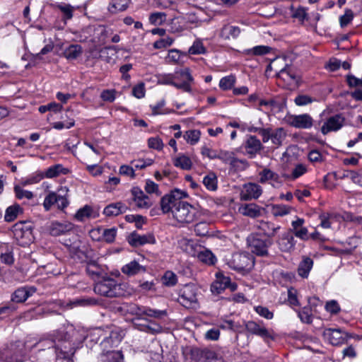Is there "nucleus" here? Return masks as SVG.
Returning <instances> with one entry per match:
<instances>
[{"instance_id": "nucleus-1", "label": "nucleus", "mask_w": 362, "mask_h": 362, "mask_svg": "<svg viewBox=\"0 0 362 362\" xmlns=\"http://www.w3.org/2000/svg\"><path fill=\"white\" fill-rule=\"evenodd\" d=\"M54 339L40 340L35 346L39 349L37 358L42 362H52L58 359H69L75 353L68 331L58 330Z\"/></svg>"}, {"instance_id": "nucleus-2", "label": "nucleus", "mask_w": 362, "mask_h": 362, "mask_svg": "<svg viewBox=\"0 0 362 362\" xmlns=\"http://www.w3.org/2000/svg\"><path fill=\"white\" fill-rule=\"evenodd\" d=\"M194 78L188 68L180 69L174 74L161 75L158 78V83L163 85H170L185 92L192 91V83Z\"/></svg>"}, {"instance_id": "nucleus-3", "label": "nucleus", "mask_w": 362, "mask_h": 362, "mask_svg": "<svg viewBox=\"0 0 362 362\" xmlns=\"http://www.w3.org/2000/svg\"><path fill=\"white\" fill-rule=\"evenodd\" d=\"M247 241L252 253L260 257L269 256V248L273 244L272 239L262 238L258 233H252L247 237Z\"/></svg>"}, {"instance_id": "nucleus-4", "label": "nucleus", "mask_w": 362, "mask_h": 362, "mask_svg": "<svg viewBox=\"0 0 362 362\" xmlns=\"http://www.w3.org/2000/svg\"><path fill=\"white\" fill-rule=\"evenodd\" d=\"M198 290L197 286L194 284L184 285L177 291V301L185 308H195L197 305Z\"/></svg>"}, {"instance_id": "nucleus-5", "label": "nucleus", "mask_w": 362, "mask_h": 362, "mask_svg": "<svg viewBox=\"0 0 362 362\" xmlns=\"http://www.w3.org/2000/svg\"><path fill=\"white\" fill-rule=\"evenodd\" d=\"M228 266L238 272H250L255 265V258L248 252H237L232 255Z\"/></svg>"}, {"instance_id": "nucleus-6", "label": "nucleus", "mask_w": 362, "mask_h": 362, "mask_svg": "<svg viewBox=\"0 0 362 362\" xmlns=\"http://www.w3.org/2000/svg\"><path fill=\"white\" fill-rule=\"evenodd\" d=\"M195 209L186 202L180 200L173 211V218L179 223H189L194 221Z\"/></svg>"}, {"instance_id": "nucleus-7", "label": "nucleus", "mask_w": 362, "mask_h": 362, "mask_svg": "<svg viewBox=\"0 0 362 362\" xmlns=\"http://www.w3.org/2000/svg\"><path fill=\"white\" fill-rule=\"evenodd\" d=\"M120 285L112 279H105L94 286V291L100 296L113 298L122 294Z\"/></svg>"}, {"instance_id": "nucleus-8", "label": "nucleus", "mask_w": 362, "mask_h": 362, "mask_svg": "<svg viewBox=\"0 0 362 362\" xmlns=\"http://www.w3.org/2000/svg\"><path fill=\"white\" fill-rule=\"evenodd\" d=\"M123 337V332L119 327L115 326L106 327L105 336L100 341L103 351H106L108 353L110 349L117 347L121 342Z\"/></svg>"}, {"instance_id": "nucleus-9", "label": "nucleus", "mask_w": 362, "mask_h": 362, "mask_svg": "<svg viewBox=\"0 0 362 362\" xmlns=\"http://www.w3.org/2000/svg\"><path fill=\"white\" fill-rule=\"evenodd\" d=\"M187 197V193L180 189H174L169 194H165L160 199V208L163 214L171 212L176 207L177 204L182 198Z\"/></svg>"}, {"instance_id": "nucleus-10", "label": "nucleus", "mask_w": 362, "mask_h": 362, "mask_svg": "<svg viewBox=\"0 0 362 362\" xmlns=\"http://www.w3.org/2000/svg\"><path fill=\"white\" fill-rule=\"evenodd\" d=\"M322 336L325 340L334 346L344 344L351 336L339 328H327L323 331Z\"/></svg>"}, {"instance_id": "nucleus-11", "label": "nucleus", "mask_w": 362, "mask_h": 362, "mask_svg": "<svg viewBox=\"0 0 362 362\" xmlns=\"http://www.w3.org/2000/svg\"><path fill=\"white\" fill-rule=\"evenodd\" d=\"M266 129H267L262 140V142L265 144L270 140L275 148L281 146L286 137V130L283 127H278L276 129L267 127Z\"/></svg>"}, {"instance_id": "nucleus-12", "label": "nucleus", "mask_w": 362, "mask_h": 362, "mask_svg": "<svg viewBox=\"0 0 362 362\" xmlns=\"http://www.w3.org/2000/svg\"><path fill=\"white\" fill-rule=\"evenodd\" d=\"M216 276V279L211 286V291L212 293L219 294L227 288H230L231 291L236 290L237 284L231 283L230 277L224 276L221 273H217Z\"/></svg>"}, {"instance_id": "nucleus-13", "label": "nucleus", "mask_w": 362, "mask_h": 362, "mask_svg": "<svg viewBox=\"0 0 362 362\" xmlns=\"http://www.w3.org/2000/svg\"><path fill=\"white\" fill-rule=\"evenodd\" d=\"M262 194L260 185L254 182H248L243 186L240 197L243 201H250L258 199Z\"/></svg>"}, {"instance_id": "nucleus-14", "label": "nucleus", "mask_w": 362, "mask_h": 362, "mask_svg": "<svg viewBox=\"0 0 362 362\" xmlns=\"http://www.w3.org/2000/svg\"><path fill=\"white\" fill-rule=\"evenodd\" d=\"M12 231L15 238L23 244L28 243L32 239L31 228L29 226H26L24 222L16 223L13 226Z\"/></svg>"}, {"instance_id": "nucleus-15", "label": "nucleus", "mask_w": 362, "mask_h": 362, "mask_svg": "<svg viewBox=\"0 0 362 362\" xmlns=\"http://www.w3.org/2000/svg\"><path fill=\"white\" fill-rule=\"evenodd\" d=\"M132 200L139 209H148L153 203L150 197L137 187L131 190Z\"/></svg>"}, {"instance_id": "nucleus-16", "label": "nucleus", "mask_w": 362, "mask_h": 362, "mask_svg": "<svg viewBox=\"0 0 362 362\" xmlns=\"http://www.w3.org/2000/svg\"><path fill=\"white\" fill-rule=\"evenodd\" d=\"M345 119L341 114L329 117L321 127V132L326 135L331 132L339 130L344 124Z\"/></svg>"}, {"instance_id": "nucleus-17", "label": "nucleus", "mask_w": 362, "mask_h": 362, "mask_svg": "<svg viewBox=\"0 0 362 362\" xmlns=\"http://www.w3.org/2000/svg\"><path fill=\"white\" fill-rule=\"evenodd\" d=\"M243 148L250 158L255 157L263 148L261 141L256 136L247 135Z\"/></svg>"}, {"instance_id": "nucleus-18", "label": "nucleus", "mask_w": 362, "mask_h": 362, "mask_svg": "<svg viewBox=\"0 0 362 362\" xmlns=\"http://www.w3.org/2000/svg\"><path fill=\"white\" fill-rule=\"evenodd\" d=\"M259 182L262 184L268 182L276 188L281 187L283 183L280 175L267 168L259 173Z\"/></svg>"}, {"instance_id": "nucleus-19", "label": "nucleus", "mask_w": 362, "mask_h": 362, "mask_svg": "<svg viewBox=\"0 0 362 362\" xmlns=\"http://www.w3.org/2000/svg\"><path fill=\"white\" fill-rule=\"evenodd\" d=\"M74 229V224L69 221H54L49 223L47 230L52 236L66 235Z\"/></svg>"}, {"instance_id": "nucleus-20", "label": "nucleus", "mask_w": 362, "mask_h": 362, "mask_svg": "<svg viewBox=\"0 0 362 362\" xmlns=\"http://www.w3.org/2000/svg\"><path fill=\"white\" fill-rule=\"evenodd\" d=\"M277 77L290 87L296 86L298 83V76L296 74L293 69L288 65L279 71Z\"/></svg>"}, {"instance_id": "nucleus-21", "label": "nucleus", "mask_w": 362, "mask_h": 362, "mask_svg": "<svg viewBox=\"0 0 362 362\" xmlns=\"http://www.w3.org/2000/svg\"><path fill=\"white\" fill-rule=\"evenodd\" d=\"M245 327L247 331L252 334L257 335L264 339L272 337L271 333L264 326L262 322L248 321L245 325Z\"/></svg>"}, {"instance_id": "nucleus-22", "label": "nucleus", "mask_w": 362, "mask_h": 362, "mask_svg": "<svg viewBox=\"0 0 362 362\" xmlns=\"http://www.w3.org/2000/svg\"><path fill=\"white\" fill-rule=\"evenodd\" d=\"M35 292L36 288L33 286L20 287L13 293L11 300L17 303H23Z\"/></svg>"}, {"instance_id": "nucleus-23", "label": "nucleus", "mask_w": 362, "mask_h": 362, "mask_svg": "<svg viewBox=\"0 0 362 362\" xmlns=\"http://www.w3.org/2000/svg\"><path fill=\"white\" fill-rule=\"evenodd\" d=\"M255 227L259 230L260 233L265 235L267 238L270 239H272L280 229L279 226H276L273 223L264 221H258Z\"/></svg>"}, {"instance_id": "nucleus-24", "label": "nucleus", "mask_w": 362, "mask_h": 362, "mask_svg": "<svg viewBox=\"0 0 362 362\" xmlns=\"http://www.w3.org/2000/svg\"><path fill=\"white\" fill-rule=\"evenodd\" d=\"M305 220L301 218H297L296 220L291 222L293 234L296 237L302 240H308L310 239L308 230L306 227L303 226Z\"/></svg>"}, {"instance_id": "nucleus-25", "label": "nucleus", "mask_w": 362, "mask_h": 362, "mask_svg": "<svg viewBox=\"0 0 362 362\" xmlns=\"http://www.w3.org/2000/svg\"><path fill=\"white\" fill-rule=\"evenodd\" d=\"M313 118L308 114H302L293 116L290 124L299 129H310L313 126Z\"/></svg>"}, {"instance_id": "nucleus-26", "label": "nucleus", "mask_w": 362, "mask_h": 362, "mask_svg": "<svg viewBox=\"0 0 362 362\" xmlns=\"http://www.w3.org/2000/svg\"><path fill=\"white\" fill-rule=\"evenodd\" d=\"M279 248L285 252H289L292 251L296 245V240L294 239L293 235L291 232H287L281 236V238L277 241Z\"/></svg>"}, {"instance_id": "nucleus-27", "label": "nucleus", "mask_w": 362, "mask_h": 362, "mask_svg": "<svg viewBox=\"0 0 362 362\" xmlns=\"http://www.w3.org/2000/svg\"><path fill=\"white\" fill-rule=\"evenodd\" d=\"M127 210L128 207L124 203L118 202L106 206L103 209V214L107 217H113L124 214Z\"/></svg>"}, {"instance_id": "nucleus-28", "label": "nucleus", "mask_w": 362, "mask_h": 362, "mask_svg": "<svg viewBox=\"0 0 362 362\" xmlns=\"http://www.w3.org/2000/svg\"><path fill=\"white\" fill-rule=\"evenodd\" d=\"M99 214L90 205H85L80 208L74 215V218L80 222H83L87 219L95 218Z\"/></svg>"}, {"instance_id": "nucleus-29", "label": "nucleus", "mask_w": 362, "mask_h": 362, "mask_svg": "<svg viewBox=\"0 0 362 362\" xmlns=\"http://www.w3.org/2000/svg\"><path fill=\"white\" fill-rule=\"evenodd\" d=\"M262 208L256 204H245L241 205L238 211L243 216L256 218L260 216Z\"/></svg>"}, {"instance_id": "nucleus-30", "label": "nucleus", "mask_w": 362, "mask_h": 362, "mask_svg": "<svg viewBox=\"0 0 362 362\" xmlns=\"http://www.w3.org/2000/svg\"><path fill=\"white\" fill-rule=\"evenodd\" d=\"M86 272L94 280L103 276L105 270L103 266L100 265L96 261L91 260L87 263Z\"/></svg>"}, {"instance_id": "nucleus-31", "label": "nucleus", "mask_w": 362, "mask_h": 362, "mask_svg": "<svg viewBox=\"0 0 362 362\" xmlns=\"http://www.w3.org/2000/svg\"><path fill=\"white\" fill-rule=\"evenodd\" d=\"M122 272L128 276H134L139 274L144 273L146 269L144 266L139 264L136 261H131L128 264L124 265Z\"/></svg>"}, {"instance_id": "nucleus-32", "label": "nucleus", "mask_w": 362, "mask_h": 362, "mask_svg": "<svg viewBox=\"0 0 362 362\" xmlns=\"http://www.w3.org/2000/svg\"><path fill=\"white\" fill-rule=\"evenodd\" d=\"M313 266V260L308 257H303L298 267V274L302 278H308Z\"/></svg>"}, {"instance_id": "nucleus-33", "label": "nucleus", "mask_w": 362, "mask_h": 362, "mask_svg": "<svg viewBox=\"0 0 362 362\" xmlns=\"http://www.w3.org/2000/svg\"><path fill=\"white\" fill-rule=\"evenodd\" d=\"M128 241L131 245L137 247L146 243H153L155 242V240L151 235H140L133 233L129 238Z\"/></svg>"}, {"instance_id": "nucleus-34", "label": "nucleus", "mask_w": 362, "mask_h": 362, "mask_svg": "<svg viewBox=\"0 0 362 362\" xmlns=\"http://www.w3.org/2000/svg\"><path fill=\"white\" fill-rule=\"evenodd\" d=\"M69 170L63 167L62 164H56L48 168L44 173V177L46 178H54L60 175H66Z\"/></svg>"}, {"instance_id": "nucleus-35", "label": "nucleus", "mask_w": 362, "mask_h": 362, "mask_svg": "<svg viewBox=\"0 0 362 362\" xmlns=\"http://www.w3.org/2000/svg\"><path fill=\"white\" fill-rule=\"evenodd\" d=\"M137 309L139 310L138 314L144 315L156 319H160L167 315L166 310L153 309L149 307L138 308Z\"/></svg>"}, {"instance_id": "nucleus-36", "label": "nucleus", "mask_w": 362, "mask_h": 362, "mask_svg": "<svg viewBox=\"0 0 362 362\" xmlns=\"http://www.w3.org/2000/svg\"><path fill=\"white\" fill-rule=\"evenodd\" d=\"M83 52L82 47L78 44L70 45L67 47L64 52L63 55L67 59H76Z\"/></svg>"}, {"instance_id": "nucleus-37", "label": "nucleus", "mask_w": 362, "mask_h": 362, "mask_svg": "<svg viewBox=\"0 0 362 362\" xmlns=\"http://www.w3.org/2000/svg\"><path fill=\"white\" fill-rule=\"evenodd\" d=\"M129 0H111L108 6V11L111 13H117L127 9Z\"/></svg>"}, {"instance_id": "nucleus-38", "label": "nucleus", "mask_w": 362, "mask_h": 362, "mask_svg": "<svg viewBox=\"0 0 362 362\" xmlns=\"http://www.w3.org/2000/svg\"><path fill=\"white\" fill-rule=\"evenodd\" d=\"M240 33V29L238 26L225 25L221 30L220 36L226 40L229 39L230 37L236 38Z\"/></svg>"}, {"instance_id": "nucleus-39", "label": "nucleus", "mask_w": 362, "mask_h": 362, "mask_svg": "<svg viewBox=\"0 0 362 362\" xmlns=\"http://www.w3.org/2000/svg\"><path fill=\"white\" fill-rule=\"evenodd\" d=\"M22 212V209L18 204L10 206L6 210L4 220L6 222L13 221Z\"/></svg>"}, {"instance_id": "nucleus-40", "label": "nucleus", "mask_w": 362, "mask_h": 362, "mask_svg": "<svg viewBox=\"0 0 362 362\" xmlns=\"http://www.w3.org/2000/svg\"><path fill=\"white\" fill-rule=\"evenodd\" d=\"M55 7L57 8L63 14V21L66 22L68 20H71L74 16V11H75V8L68 4H58L55 5Z\"/></svg>"}, {"instance_id": "nucleus-41", "label": "nucleus", "mask_w": 362, "mask_h": 362, "mask_svg": "<svg viewBox=\"0 0 362 362\" xmlns=\"http://www.w3.org/2000/svg\"><path fill=\"white\" fill-rule=\"evenodd\" d=\"M199 260L209 265H213L216 261V257L209 250L203 249L197 255Z\"/></svg>"}, {"instance_id": "nucleus-42", "label": "nucleus", "mask_w": 362, "mask_h": 362, "mask_svg": "<svg viewBox=\"0 0 362 362\" xmlns=\"http://www.w3.org/2000/svg\"><path fill=\"white\" fill-rule=\"evenodd\" d=\"M272 48L268 46L258 45L244 51V53L249 56H262L270 52Z\"/></svg>"}, {"instance_id": "nucleus-43", "label": "nucleus", "mask_w": 362, "mask_h": 362, "mask_svg": "<svg viewBox=\"0 0 362 362\" xmlns=\"http://www.w3.org/2000/svg\"><path fill=\"white\" fill-rule=\"evenodd\" d=\"M174 165L182 170H189L192 163L191 159L185 155H180L174 160Z\"/></svg>"}, {"instance_id": "nucleus-44", "label": "nucleus", "mask_w": 362, "mask_h": 362, "mask_svg": "<svg viewBox=\"0 0 362 362\" xmlns=\"http://www.w3.org/2000/svg\"><path fill=\"white\" fill-rule=\"evenodd\" d=\"M203 184L210 191H215L217 189L218 181L215 173H209L203 178Z\"/></svg>"}, {"instance_id": "nucleus-45", "label": "nucleus", "mask_w": 362, "mask_h": 362, "mask_svg": "<svg viewBox=\"0 0 362 362\" xmlns=\"http://www.w3.org/2000/svg\"><path fill=\"white\" fill-rule=\"evenodd\" d=\"M201 132L198 129H189L185 132L183 137L190 145H195L200 139Z\"/></svg>"}, {"instance_id": "nucleus-46", "label": "nucleus", "mask_w": 362, "mask_h": 362, "mask_svg": "<svg viewBox=\"0 0 362 362\" xmlns=\"http://www.w3.org/2000/svg\"><path fill=\"white\" fill-rule=\"evenodd\" d=\"M217 158L220 159L226 163H230L232 165H235L238 162V159L235 157V155L231 151H220L217 154Z\"/></svg>"}, {"instance_id": "nucleus-47", "label": "nucleus", "mask_w": 362, "mask_h": 362, "mask_svg": "<svg viewBox=\"0 0 362 362\" xmlns=\"http://www.w3.org/2000/svg\"><path fill=\"white\" fill-rule=\"evenodd\" d=\"M58 193L49 192L45 197L43 207L46 211H49L51 208L56 204Z\"/></svg>"}, {"instance_id": "nucleus-48", "label": "nucleus", "mask_w": 362, "mask_h": 362, "mask_svg": "<svg viewBox=\"0 0 362 362\" xmlns=\"http://www.w3.org/2000/svg\"><path fill=\"white\" fill-rule=\"evenodd\" d=\"M291 207L284 204H274L272 207V214L274 216H284L291 213Z\"/></svg>"}, {"instance_id": "nucleus-49", "label": "nucleus", "mask_w": 362, "mask_h": 362, "mask_svg": "<svg viewBox=\"0 0 362 362\" xmlns=\"http://www.w3.org/2000/svg\"><path fill=\"white\" fill-rule=\"evenodd\" d=\"M162 282L165 286H173L177 283V275L172 271H166L162 277Z\"/></svg>"}, {"instance_id": "nucleus-50", "label": "nucleus", "mask_w": 362, "mask_h": 362, "mask_svg": "<svg viewBox=\"0 0 362 362\" xmlns=\"http://www.w3.org/2000/svg\"><path fill=\"white\" fill-rule=\"evenodd\" d=\"M235 83V77L233 75H229L223 77L219 81V87L222 90L231 89Z\"/></svg>"}, {"instance_id": "nucleus-51", "label": "nucleus", "mask_w": 362, "mask_h": 362, "mask_svg": "<svg viewBox=\"0 0 362 362\" xmlns=\"http://www.w3.org/2000/svg\"><path fill=\"white\" fill-rule=\"evenodd\" d=\"M166 21V14L163 12L153 13L149 16V22L154 25H160Z\"/></svg>"}, {"instance_id": "nucleus-52", "label": "nucleus", "mask_w": 362, "mask_h": 362, "mask_svg": "<svg viewBox=\"0 0 362 362\" xmlns=\"http://www.w3.org/2000/svg\"><path fill=\"white\" fill-rule=\"evenodd\" d=\"M94 30L97 31L100 34L98 42L100 43H105L107 38L112 35L113 33L112 29L107 28L102 25H99L98 28H94Z\"/></svg>"}, {"instance_id": "nucleus-53", "label": "nucleus", "mask_w": 362, "mask_h": 362, "mask_svg": "<svg viewBox=\"0 0 362 362\" xmlns=\"http://www.w3.org/2000/svg\"><path fill=\"white\" fill-rule=\"evenodd\" d=\"M292 11L291 16L293 18L298 19L300 21L303 22L305 20L308 19V13L306 9L303 7H298L295 9L293 6L291 7Z\"/></svg>"}, {"instance_id": "nucleus-54", "label": "nucleus", "mask_w": 362, "mask_h": 362, "mask_svg": "<svg viewBox=\"0 0 362 362\" xmlns=\"http://www.w3.org/2000/svg\"><path fill=\"white\" fill-rule=\"evenodd\" d=\"M14 192L16 198H18V199H31L33 197V194L32 192L25 190L21 187L18 185L14 187Z\"/></svg>"}, {"instance_id": "nucleus-55", "label": "nucleus", "mask_w": 362, "mask_h": 362, "mask_svg": "<svg viewBox=\"0 0 362 362\" xmlns=\"http://www.w3.org/2000/svg\"><path fill=\"white\" fill-rule=\"evenodd\" d=\"M206 52L203 43L200 40H195L193 45L189 49V53L191 54H201Z\"/></svg>"}, {"instance_id": "nucleus-56", "label": "nucleus", "mask_w": 362, "mask_h": 362, "mask_svg": "<svg viewBox=\"0 0 362 362\" xmlns=\"http://www.w3.org/2000/svg\"><path fill=\"white\" fill-rule=\"evenodd\" d=\"M298 315L301 322L306 324H310L313 322V316L309 308L305 307L298 312Z\"/></svg>"}, {"instance_id": "nucleus-57", "label": "nucleus", "mask_w": 362, "mask_h": 362, "mask_svg": "<svg viewBox=\"0 0 362 362\" xmlns=\"http://www.w3.org/2000/svg\"><path fill=\"white\" fill-rule=\"evenodd\" d=\"M105 336V329L101 327H96L93 329L89 334L91 341H94L96 343L100 339H104Z\"/></svg>"}, {"instance_id": "nucleus-58", "label": "nucleus", "mask_w": 362, "mask_h": 362, "mask_svg": "<svg viewBox=\"0 0 362 362\" xmlns=\"http://www.w3.org/2000/svg\"><path fill=\"white\" fill-rule=\"evenodd\" d=\"M116 94L115 89H106L101 92L100 98L105 102L112 103L116 98Z\"/></svg>"}, {"instance_id": "nucleus-59", "label": "nucleus", "mask_w": 362, "mask_h": 362, "mask_svg": "<svg viewBox=\"0 0 362 362\" xmlns=\"http://www.w3.org/2000/svg\"><path fill=\"white\" fill-rule=\"evenodd\" d=\"M354 18V13L351 9H346L344 14L339 18V23L341 28L347 26Z\"/></svg>"}, {"instance_id": "nucleus-60", "label": "nucleus", "mask_w": 362, "mask_h": 362, "mask_svg": "<svg viewBox=\"0 0 362 362\" xmlns=\"http://www.w3.org/2000/svg\"><path fill=\"white\" fill-rule=\"evenodd\" d=\"M344 177L349 178L354 184L362 187V175L358 172L349 170Z\"/></svg>"}, {"instance_id": "nucleus-61", "label": "nucleus", "mask_w": 362, "mask_h": 362, "mask_svg": "<svg viewBox=\"0 0 362 362\" xmlns=\"http://www.w3.org/2000/svg\"><path fill=\"white\" fill-rule=\"evenodd\" d=\"M306 172L307 168L305 165L298 164L293 169L292 173L290 177H288L291 178V180H295L304 175Z\"/></svg>"}, {"instance_id": "nucleus-62", "label": "nucleus", "mask_w": 362, "mask_h": 362, "mask_svg": "<svg viewBox=\"0 0 362 362\" xmlns=\"http://www.w3.org/2000/svg\"><path fill=\"white\" fill-rule=\"evenodd\" d=\"M165 104V100H161L155 105H151L150 107L152 110V115H157L167 114L168 112L165 111V110H163V107H164Z\"/></svg>"}, {"instance_id": "nucleus-63", "label": "nucleus", "mask_w": 362, "mask_h": 362, "mask_svg": "<svg viewBox=\"0 0 362 362\" xmlns=\"http://www.w3.org/2000/svg\"><path fill=\"white\" fill-rule=\"evenodd\" d=\"M116 235H117V229L115 228L103 230V233H102L103 238L107 243H112L115 239Z\"/></svg>"}, {"instance_id": "nucleus-64", "label": "nucleus", "mask_w": 362, "mask_h": 362, "mask_svg": "<svg viewBox=\"0 0 362 362\" xmlns=\"http://www.w3.org/2000/svg\"><path fill=\"white\" fill-rule=\"evenodd\" d=\"M194 232L199 236H205L209 233V226L206 222H199L194 226Z\"/></svg>"}]
</instances>
